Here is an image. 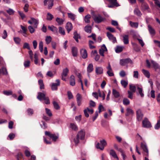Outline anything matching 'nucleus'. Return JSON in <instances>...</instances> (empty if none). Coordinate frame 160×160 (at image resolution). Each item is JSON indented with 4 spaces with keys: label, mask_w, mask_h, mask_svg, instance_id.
I'll return each instance as SVG.
<instances>
[{
    "label": "nucleus",
    "mask_w": 160,
    "mask_h": 160,
    "mask_svg": "<svg viewBox=\"0 0 160 160\" xmlns=\"http://www.w3.org/2000/svg\"><path fill=\"white\" fill-rule=\"evenodd\" d=\"M45 134L48 136L52 140L55 141L58 138V135L55 134H51L50 132L48 131L45 132Z\"/></svg>",
    "instance_id": "0eeeda50"
},
{
    "label": "nucleus",
    "mask_w": 160,
    "mask_h": 160,
    "mask_svg": "<svg viewBox=\"0 0 160 160\" xmlns=\"http://www.w3.org/2000/svg\"><path fill=\"white\" fill-rule=\"evenodd\" d=\"M73 38L77 42H78V38H80V36L75 31L74 32Z\"/></svg>",
    "instance_id": "c9c22d12"
},
{
    "label": "nucleus",
    "mask_w": 160,
    "mask_h": 160,
    "mask_svg": "<svg viewBox=\"0 0 160 160\" xmlns=\"http://www.w3.org/2000/svg\"><path fill=\"white\" fill-rule=\"evenodd\" d=\"M123 48V47L117 46L115 49V51L117 53H120L122 51Z\"/></svg>",
    "instance_id": "ea45409f"
},
{
    "label": "nucleus",
    "mask_w": 160,
    "mask_h": 160,
    "mask_svg": "<svg viewBox=\"0 0 160 160\" xmlns=\"http://www.w3.org/2000/svg\"><path fill=\"white\" fill-rule=\"evenodd\" d=\"M29 5L28 3H26L24 6V7L23 8L24 11L25 12H27L28 11V7Z\"/></svg>",
    "instance_id": "338daca9"
},
{
    "label": "nucleus",
    "mask_w": 160,
    "mask_h": 160,
    "mask_svg": "<svg viewBox=\"0 0 160 160\" xmlns=\"http://www.w3.org/2000/svg\"><path fill=\"white\" fill-rule=\"evenodd\" d=\"M56 21L59 25L63 24L64 22V20L63 19L58 18H57L56 19Z\"/></svg>",
    "instance_id": "a19ab883"
},
{
    "label": "nucleus",
    "mask_w": 160,
    "mask_h": 160,
    "mask_svg": "<svg viewBox=\"0 0 160 160\" xmlns=\"http://www.w3.org/2000/svg\"><path fill=\"white\" fill-rule=\"evenodd\" d=\"M56 83H53L51 85V89L52 90H56L58 89V86H59L60 84V80L59 79H57L56 80Z\"/></svg>",
    "instance_id": "4468645a"
},
{
    "label": "nucleus",
    "mask_w": 160,
    "mask_h": 160,
    "mask_svg": "<svg viewBox=\"0 0 160 160\" xmlns=\"http://www.w3.org/2000/svg\"><path fill=\"white\" fill-rule=\"evenodd\" d=\"M53 16L50 13H48L47 16V19L48 20H51L53 18Z\"/></svg>",
    "instance_id": "8fccbe9b"
},
{
    "label": "nucleus",
    "mask_w": 160,
    "mask_h": 160,
    "mask_svg": "<svg viewBox=\"0 0 160 160\" xmlns=\"http://www.w3.org/2000/svg\"><path fill=\"white\" fill-rule=\"evenodd\" d=\"M72 55L73 57H77L78 52L77 48L75 47H72Z\"/></svg>",
    "instance_id": "b1692460"
},
{
    "label": "nucleus",
    "mask_w": 160,
    "mask_h": 160,
    "mask_svg": "<svg viewBox=\"0 0 160 160\" xmlns=\"http://www.w3.org/2000/svg\"><path fill=\"white\" fill-rule=\"evenodd\" d=\"M151 66L153 67L155 70L158 72H160V66L154 61H151Z\"/></svg>",
    "instance_id": "ddd939ff"
},
{
    "label": "nucleus",
    "mask_w": 160,
    "mask_h": 160,
    "mask_svg": "<svg viewBox=\"0 0 160 160\" xmlns=\"http://www.w3.org/2000/svg\"><path fill=\"white\" fill-rule=\"evenodd\" d=\"M48 28L51 31L53 32H57V28L55 27L52 26H48Z\"/></svg>",
    "instance_id": "3c124183"
},
{
    "label": "nucleus",
    "mask_w": 160,
    "mask_h": 160,
    "mask_svg": "<svg viewBox=\"0 0 160 160\" xmlns=\"http://www.w3.org/2000/svg\"><path fill=\"white\" fill-rule=\"evenodd\" d=\"M101 143L100 146H99L100 143L98 142L96 145V147L97 148L101 150H103L104 147L107 145V142L104 139L100 141Z\"/></svg>",
    "instance_id": "39448f33"
},
{
    "label": "nucleus",
    "mask_w": 160,
    "mask_h": 160,
    "mask_svg": "<svg viewBox=\"0 0 160 160\" xmlns=\"http://www.w3.org/2000/svg\"><path fill=\"white\" fill-rule=\"evenodd\" d=\"M107 51V49L105 44H103L101 48L99 50V53L100 55L103 57L104 56V53Z\"/></svg>",
    "instance_id": "f3484780"
},
{
    "label": "nucleus",
    "mask_w": 160,
    "mask_h": 160,
    "mask_svg": "<svg viewBox=\"0 0 160 160\" xmlns=\"http://www.w3.org/2000/svg\"><path fill=\"white\" fill-rule=\"evenodd\" d=\"M148 27L150 34L152 36L154 35L156 33L155 29L150 25H148Z\"/></svg>",
    "instance_id": "412c9836"
},
{
    "label": "nucleus",
    "mask_w": 160,
    "mask_h": 160,
    "mask_svg": "<svg viewBox=\"0 0 160 160\" xmlns=\"http://www.w3.org/2000/svg\"><path fill=\"white\" fill-rule=\"evenodd\" d=\"M84 30L88 33H90L91 32L92 27L88 25L85 27Z\"/></svg>",
    "instance_id": "72a5a7b5"
},
{
    "label": "nucleus",
    "mask_w": 160,
    "mask_h": 160,
    "mask_svg": "<svg viewBox=\"0 0 160 160\" xmlns=\"http://www.w3.org/2000/svg\"><path fill=\"white\" fill-rule=\"evenodd\" d=\"M68 17L70 18L72 20H74L76 18V15L72 13H68Z\"/></svg>",
    "instance_id": "79ce46f5"
},
{
    "label": "nucleus",
    "mask_w": 160,
    "mask_h": 160,
    "mask_svg": "<svg viewBox=\"0 0 160 160\" xmlns=\"http://www.w3.org/2000/svg\"><path fill=\"white\" fill-rule=\"evenodd\" d=\"M141 147L143 149V151L146 153L145 155L146 156H148V151L146 143L144 142H142L141 143Z\"/></svg>",
    "instance_id": "9b49d317"
},
{
    "label": "nucleus",
    "mask_w": 160,
    "mask_h": 160,
    "mask_svg": "<svg viewBox=\"0 0 160 160\" xmlns=\"http://www.w3.org/2000/svg\"><path fill=\"white\" fill-rule=\"evenodd\" d=\"M38 82L39 85L40 86V88L41 89H44V86L43 83V82L42 80H39L38 81Z\"/></svg>",
    "instance_id": "a18cd8bd"
},
{
    "label": "nucleus",
    "mask_w": 160,
    "mask_h": 160,
    "mask_svg": "<svg viewBox=\"0 0 160 160\" xmlns=\"http://www.w3.org/2000/svg\"><path fill=\"white\" fill-rule=\"evenodd\" d=\"M149 8L148 4L145 2L142 3L141 6V9L142 11L148 10Z\"/></svg>",
    "instance_id": "a211bd4d"
},
{
    "label": "nucleus",
    "mask_w": 160,
    "mask_h": 160,
    "mask_svg": "<svg viewBox=\"0 0 160 160\" xmlns=\"http://www.w3.org/2000/svg\"><path fill=\"white\" fill-rule=\"evenodd\" d=\"M46 93L38 92V95L37 96L38 98L40 101L42 100H45V103L47 104L50 103L49 99L48 97H46Z\"/></svg>",
    "instance_id": "f257e3e1"
},
{
    "label": "nucleus",
    "mask_w": 160,
    "mask_h": 160,
    "mask_svg": "<svg viewBox=\"0 0 160 160\" xmlns=\"http://www.w3.org/2000/svg\"><path fill=\"white\" fill-rule=\"evenodd\" d=\"M52 40V38L50 36H47L45 38V41L47 44L50 43Z\"/></svg>",
    "instance_id": "49530a36"
},
{
    "label": "nucleus",
    "mask_w": 160,
    "mask_h": 160,
    "mask_svg": "<svg viewBox=\"0 0 160 160\" xmlns=\"http://www.w3.org/2000/svg\"><path fill=\"white\" fill-rule=\"evenodd\" d=\"M70 84L72 86H74L75 84V78L73 75H72L70 77Z\"/></svg>",
    "instance_id": "393cba45"
},
{
    "label": "nucleus",
    "mask_w": 160,
    "mask_h": 160,
    "mask_svg": "<svg viewBox=\"0 0 160 160\" xmlns=\"http://www.w3.org/2000/svg\"><path fill=\"white\" fill-rule=\"evenodd\" d=\"M121 83L122 86L125 88H126L127 86L128 82L127 80H122L121 81Z\"/></svg>",
    "instance_id": "4c0bfd02"
},
{
    "label": "nucleus",
    "mask_w": 160,
    "mask_h": 160,
    "mask_svg": "<svg viewBox=\"0 0 160 160\" xmlns=\"http://www.w3.org/2000/svg\"><path fill=\"white\" fill-rule=\"evenodd\" d=\"M103 69L102 67H97L95 68L96 73L98 75L102 74L103 73Z\"/></svg>",
    "instance_id": "5701e85b"
},
{
    "label": "nucleus",
    "mask_w": 160,
    "mask_h": 160,
    "mask_svg": "<svg viewBox=\"0 0 160 160\" xmlns=\"http://www.w3.org/2000/svg\"><path fill=\"white\" fill-rule=\"evenodd\" d=\"M119 75L122 77H123L126 75V73L124 70L121 71L119 72Z\"/></svg>",
    "instance_id": "774afa93"
},
{
    "label": "nucleus",
    "mask_w": 160,
    "mask_h": 160,
    "mask_svg": "<svg viewBox=\"0 0 160 160\" xmlns=\"http://www.w3.org/2000/svg\"><path fill=\"white\" fill-rule=\"evenodd\" d=\"M111 4V5H108V7L109 8H112L114 6L118 7L119 5L117 2V0H107Z\"/></svg>",
    "instance_id": "f8f14e48"
},
{
    "label": "nucleus",
    "mask_w": 160,
    "mask_h": 160,
    "mask_svg": "<svg viewBox=\"0 0 160 160\" xmlns=\"http://www.w3.org/2000/svg\"><path fill=\"white\" fill-rule=\"evenodd\" d=\"M54 0H49L48 2V9H51L53 5Z\"/></svg>",
    "instance_id": "58836bf2"
},
{
    "label": "nucleus",
    "mask_w": 160,
    "mask_h": 160,
    "mask_svg": "<svg viewBox=\"0 0 160 160\" xmlns=\"http://www.w3.org/2000/svg\"><path fill=\"white\" fill-rule=\"evenodd\" d=\"M81 55L83 58H86L88 57V54L86 50L85 49H81Z\"/></svg>",
    "instance_id": "4be33fe9"
},
{
    "label": "nucleus",
    "mask_w": 160,
    "mask_h": 160,
    "mask_svg": "<svg viewBox=\"0 0 160 160\" xmlns=\"http://www.w3.org/2000/svg\"><path fill=\"white\" fill-rule=\"evenodd\" d=\"M93 18L95 22L97 23H99L105 19V18H103L99 14L94 16Z\"/></svg>",
    "instance_id": "20e7f679"
},
{
    "label": "nucleus",
    "mask_w": 160,
    "mask_h": 160,
    "mask_svg": "<svg viewBox=\"0 0 160 160\" xmlns=\"http://www.w3.org/2000/svg\"><path fill=\"white\" fill-rule=\"evenodd\" d=\"M123 103L124 105H128L130 104V101L128 98H124L123 99Z\"/></svg>",
    "instance_id": "37998d69"
},
{
    "label": "nucleus",
    "mask_w": 160,
    "mask_h": 160,
    "mask_svg": "<svg viewBox=\"0 0 160 160\" xmlns=\"http://www.w3.org/2000/svg\"><path fill=\"white\" fill-rule=\"evenodd\" d=\"M30 62L29 61H25L24 63V65L25 67L28 68L30 66Z\"/></svg>",
    "instance_id": "e2e57ef3"
},
{
    "label": "nucleus",
    "mask_w": 160,
    "mask_h": 160,
    "mask_svg": "<svg viewBox=\"0 0 160 160\" xmlns=\"http://www.w3.org/2000/svg\"><path fill=\"white\" fill-rule=\"evenodd\" d=\"M112 93L115 98H118L120 96L119 93L115 89H113Z\"/></svg>",
    "instance_id": "c756f323"
},
{
    "label": "nucleus",
    "mask_w": 160,
    "mask_h": 160,
    "mask_svg": "<svg viewBox=\"0 0 160 160\" xmlns=\"http://www.w3.org/2000/svg\"><path fill=\"white\" fill-rule=\"evenodd\" d=\"M107 35L108 38L111 41H112L113 43H115L117 42L116 38L114 37L113 35L111 34L110 32H108L107 33Z\"/></svg>",
    "instance_id": "dca6fc26"
},
{
    "label": "nucleus",
    "mask_w": 160,
    "mask_h": 160,
    "mask_svg": "<svg viewBox=\"0 0 160 160\" xmlns=\"http://www.w3.org/2000/svg\"><path fill=\"white\" fill-rule=\"evenodd\" d=\"M137 89L138 92V94H139L140 96L142 98L144 96V94L143 92V90L142 88L137 86Z\"/></svg>",
    "instance_id": "c85d7f7f"
},
{
    "label": "nucleus",
    "mask_w": 160,
    "mask_h": 160,
    "mask_svg": "<svg viewBox=\"0 0 160 160\" xmlns=\"http://www.w3.org/2000/svg\"><path fill=\"white\" fill-rule=\"evenodd\" d=\"M141 147L143 149V151L146 153L145 155L146 156H148V151L146 143L144 142H142L141 143Z\"/></svg>",
    "instance_id": "9d476101"
},
{
    "label": "nucleus",
    "mask_w": 160,
    "mask_h": 160,
    "mask_svg": "<svg viewBox=\"0 0 160 160\" xmlns=\"http://www.w3.org/2000/svg\"><path fill=\"white\" fill-rule=\"evenodd\" d=\"M134 14L139 17L141 16L142 14L140 10L137 8H135L134 10Z\"/></svg>",
    "instance_id": "2f4dec72"
},
{
    "label": "nucleus",
    "mask_w": 160,
    "mask_h": 160,
    "mask_svg": "<svg viewBox=\"0 0 160 160\" xmlns=\"http://www.w3.org/2000/svg\"><path fill=\"white\" fill-rule=\"evenodd\" d=\"M59 32L63 35L65 34V32L64 29L61 27H59Z\"/></svg>",
    "instance_id": "4d7b16f0"
},
{
    "label": "nucleus",
    "mask_w": 160,
    "mask_h": 160,
    "mask_svg": "<svg viewBox=\"0 0 160 160\" xmlns=\"http://www.w3.org/2000/svg\"><path fill=\"white\" fill-rule=\"evenodd\" d=\"M136 113L137 120L139 122L141 121L143 116V114L141 110L139 109L137 110L136 111Z\"/></svg>",
    "instance_id": "6e6552de"
},
{
    "label": "nucleus",
    "mask_w": 160,
    "mask_h": 160,
    "mask_svg": "<svg viewBox=\"0 0 160 160\" xmlns=\"http://www.w3.org/2000/svg\"><path fill=\"white\" fill-rule=\"evenodd\" d=\"M133 77L134 78H138V75H139V73L138 71H134L133 72Z\"/></svg>",
    "instance_id": "bf43d9fd"
},
{
    "label": "nucleus",
    "mask_w": 160,
    "mask_h": 160,
    "mask_svg": "<svg viewBox=\"0 0 160 160\" xmlns=\"http://www.w3.org/2000/svg\"><path fill=\"white\" fill-rule=\"evenodd\" d=\"M142 127L145 128H149L152 127V125L148 119L147 118H145L142 121Z\"/></svg>",
    "instance_id": "423d86ee"
},
{
    "label": "nucleus",
    "mask_w": 160,
    "mask_h": 160,
    "mask_svg": "<svg viewBox=\"0 0 160 160\" xmlns=\"http://www.w3.org/2000/svg\"><path fill=\"white\" fill-rule=\"evenodd\" d=\"M109 154L113 158H116L117 160H118V158L115 152L113 150L111 149L109 151Z\"/></svg>",
    "instance_id": "bb28decb"
},
{
    "label": "nucleus",
    "mask_w": 160,
    "mask_h": 160,
    "mask_svg": "<svg viewBox=\"0 0 160 160\" xmlns=\"http://www.w3.org/2000/svg\"><path fill=\"white\" fill-rule=\"evenodd\" d=\"M3 93L4 94L9 96L12 94L13 92L11 91H4L3 92Z\"/></svg>",
    "instance_id": "603ef678"
},
{
    "label": "nucleus",
    "mask_w": 160,
    "mask_h": 160,
    "mask_svg": "<svg viewBox=\"0 0 160 160\" xmlns=\"http://www.w3.org/2000/svg\"><path fill=\"white\" fill-rule=\"evenodd\" d=\"M142 72L144 75L148 78H149L150 76V73L149 72L144 69H143L142 70Z\"/></svg>",
    "instance_id": "473e14b6"
},
{
    "label": "nucleus",
    "mask_w": 160,
    "mask_h": 160,
    "mask_svg": "<svg viewBox=\"0 0 160 160\" xmlns=\"http://www.w3.org/2000/svg\"><path fill=\"white\" fill-rule=\"evenodd\" d=\"M130 63L131 64L133 63V62L130 58L122 59L120 61V64L122 66H127V64ZM128 67V66H127Z\"/></svg>",
    "instance_id": "7ed1b4c3"
},
{
    "label": "nucleus",
    "mask_w": 160,
    "mask_h": 160,
    "mask_svg": "<svg viewBox=\"0 0 160 160\" xmlns=\"http://www.w3.org/2000/svg\"><path fill=\"white\" fill-rule=\"evenodd\" d=\"M127 112L126 114V116H128L130 115H133L134 114L133 111L131 109L127 108L126 110Z\"/></svg>",
    "instance_id": "7c9ffc66"
},
{
    "label": "nucleus",
    "mask_w": 160,
    "mask_h": 160,
    "mask_svg": "<svg viewBox=\"0 0 160 160\" xmlns=\"http://www.w3.org/2000/svg\"><path fill=\"white\" fill-rule=\"evenodd\" d=\"M7 32L6 30H4L2 34V37L3 39H5L7 38Z\"/></svg>",
    "instance_id": "680f3d73"
},
{
    "label": "nucleus",
    "mask_w": 160,
    "mask_h": 160,
    "mask_svg": "<svg viewBox=\"0 0 160 160\" xmlns=\"http://www.w3.org/2000/svg\"><path fill=\"white\" fill-rule=\"evenodd\" d=\"M70 127L73 130L75 131H77L78 128L76 125L74 123H71L70 124Z\"/></svg>",
    "instance_id": "de8ad7c7"
},
{
    "label": "nucleus",
    "mask_w": 160,
    "mask_h": 160,
    "mask_svg": "<svg viewBox=\"0 0 160 160\" xmlns=\"http://www.w3.org/2000/svg\"><path fill=\"white\" fill-rule=\"evenodd\" d=\"M129 23L131 26L132 28H137L138 27V22H135L132 21H130Z\"/></svg>",
    "instance_id": "e433bc0d"
},
{
    "label": "nucleus",
    "mask_w": 160,
    "mask_h": 160,
    "mask_svg": "<svg viewBox=\"0 0 160 160\" xmlns=\"http://www.w3.org/2000/svg\"><path fill=\"white\" fill-rule=\"evenodd\" d=\"M129 89L132 92H134L136 91V87L135 86L132 85H130Z\"/></svg>",
    "instance_id": "09e8293b"
},
{
    "label": "nucleus",
    "mask_w": 160,
    "mask_h": 160,
    "mask_svg": "<svg viewBox=\"0 0 160 160\" xmlns=\"http://www.w3.org/2000/svg\"><path fill=\"white\" fill-rule=\"evenodd\" d=\"M28 22L30 24L33 23L34 28H37L39 23V20L38 19H36L33 18H31V20L28 21Z\"/></svg>",
    "instance_id": "1a4fd4ad"
},
{
    "label": "nucleus",
    "mask_w": 160,
    "mask_h": 160,
    "mask_svg": "<svg viewBox=\"0 0 160 160\" xmlns=\"http://www.w3.org/2000/svg\"><path fill=\"white\" fill-rule=\"evenodd\" d=\"M93 70V66L92 63L89 64L87 67V71L88 73L92 72Z\"/></svg>",
    "instance_id": "cd10ccee"
},
{
    "label": "nucleus",
    "mask_w": 160,
    "mask_h": 160,
    "mask_svg": "<svg viewBox=\"0 0 160 160\" xmlns=\"http://www.w3.org/2000/svg\"><path fill=\"white\" fill-rule=\"evenodd\" d=\"M72 28L73 27L71 23L70 22H68L67 23L66 26V28L68 31V33H69L70 31L72 30Z\"/></svg>",
    "instance_id": "a878e982"
},
{
    "label": "nucleus",
    "mask_w": 160,
    "mask_h": 160,
    "mask_svg": "<svg viewBox=\"0 0 160 160\" xmlns=\"http://www.w3.org/2000/svg\"><path fill=\"white\" fill-rule=\"evenodd\" d=\"M39 49L40 52H42L43 51V43L42 41H40L39 43Z\"/></svg>",
    "instance_id": "864d4df0"
},
{
    "label": "nucleus",
    "mask_w": 160,
    "mask_h": 160,
    "mask_svg": "<svg viewBox=\"0 0 160 160\" xmlns=\"http://www.w3.org/2000/svg\"><path fill=\"white\" fill-rule=\"evenodd\" d=\"M128 98L131 99H133V92H132L131 91H128Z\"/></svg>",
    "instance_id": "69168bd1"
},
{
    "label": "nucleus",
    "mask_w": 160,
    "mask_h": 160,
    "mask_svg": "<svg viewBox=\"0 0 160 160\" xmlns=\"http://www.w3.org/2000/svg\"><path fill=\"white\" fill-rule=\"evenodd\" d=\"M69 72V70L67 68L63 69V72L61 74L62 79L64 81H66L65 77L67 76Z\"/></svg>",
    "instance_id": "2eb2a0df"
},
{
    "label": "nucleus",
    "mask_w": 160,
    "mask_h": 160,
    "mask_svg": "<svg viewBox=\"0 0 160 160\" xmlns=\"http://www.w3.org/2000/svg\"><path fill=\"white\" fill-rule=\"evenodd\" d=\"M7 12L10 15H13L14 12V11L11 8H9L8 10H7Z\"/></svg>",
    "instance_id": "0e129e2a"
},
{
    "label": "nucleus",
    "mask_w": 160,
    "mask_h": 160,
    "mask_svg": "<svg viewBox=\"0 0 160 160\" xmlns=\"http://www.w3.org/2000/svg\"><path fill=\"white\" fill-rule=\"evenodd\" d=\"M14 40L15 42L17 44H19L21 41V39L18 37H14Z\"/></svg>",
    "instance_id": "5fc2aeb1"
},
{
    "label": "nucleus",
    "mask_w": 160,
    "mask_h": 160,
    "mask_svg": "<svg viewBox=\"0 0 160 160\" xmlns=\"http://www.w3.org/2000/svg\"><path fill=\"white\" fill-rule=\"evenodd\" d=\"M88 38H92L95 42H96V35L94 33H92L91 35L88 36Z\"/></svg>",
    "instance_id": "052dcab7"
},
{
    "label": "nucleus",
    "mask_w": 160,
    "mask_h": 160,
    "mask_svg": "<svg viewBox=\"0 0 160 160\" xmlns=\"http://www.w3.org/2000/svg\"><path fill=\"white\" fill-rule=\"evenodd\" d=\"M91 18V16L89 14H88L86 16L84 19L85 22L86 23H89L90 22V19Z\"/></svg>",
    "instance_id": "f704fd0d"
},
{
    "label": "nucleus",
    "mask_w": 160,
    "mask_h": 160,
    "mask_svg": "<svg viewBox=\"0 0 160 160\" xmlns=\"http://www.w3.org/2000/svg\"><path fill=\"white\" fill-rule=\"evenodd\" d=\"M123 38L122 40L124 43L125 44H128L129 42V36L128 35L124 34L122 35Z\"/></svg>",
    "instance_id": "6ab92c4d"
},
{
    "label": "nucleus",
    "mask_w": 160,
    "mask_h": 160,
    "mask_svg": "<svg viewBox=\"0 0 160 160\" xmlns=\"http://www.w3.org/2000/svg\"><path fill=\"white\" fill-rule=\"evenodd\" d=\"M85 135V132L83 130H81L79 132L77 135L76 137L74 140V142L76 144H78L79 142V139L83 140L84 139Z\"/></svg>",
    "instance_id": "f03ea898"
},
{
    "label": "nucleus",
    "mask_w": 160,
    "mask_h": 160,
    "mask_svg": "<svg viewBox=\"0 0 160 160\" xmlns=\"http://www.w3.org/2000/svg\"><path fill=\"white\" fill-rule=\"evenodd\" d=\"M27 112L28 115L32 116L33 113V111L32 109L29 108L27 109Z\"/></svg>",
    "instance_id": "c03bdc74"
},
{
    "label": "nucleus",
    "mask_w": 160,
    "mask_h": 160,
    "mask_svg": "<svg viewBox=\"0 0 160 160\" xmlns=\"http://www.w3.org/2000/svg\"><path fill=\"white\" fill-rule=\"evenodd\" d=\"M53 104L55 109L58 110L60 108V107L57 102L54 101L53 102Z\"/></svg>",
    "instance_id": "13d9d810"
},
{
    "label": "nucleus",
    "mask_w": 160,
    "mask_h": 160,
    "mask_svg": "<svg viewBox=\"0 0 160 160\" xmlns=\"http://www.w3.org/2000/svg\"><path fill=\"white\" fill-rule=\"evenodd\" d=\"M45 110L48 116H49V117H51L52 116V113L49 109L48 108H46Z\"/></svg>",
    "instance_id": "6e6d98bb"
},
{
    "label": "nucleus",
    "mask_w": 160,
    "mask_h": 160,
    "mask_svg": "<svg viewBox=\"0 0 160 160\" xmlns=\"http://www.w3.org/2000/svg\"><path fill=\"white\" fill-rule=\"evenodd\" d=\"M76 100L78 105L80 106L81 104L82 98L81 95L79 93H78L76 96Z\"/></svg>",
    "instance_id": "aec40b11"
}]
</instances>
